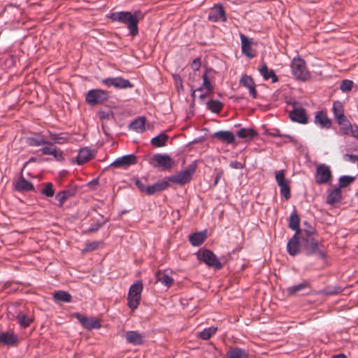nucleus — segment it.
Segmentation results:
<instances>
[{"label": "nucleus", "mask_w": 358, "mask_h": 358, "mask_svg": "<svg viewBox=\"0 0 358 358\" xmlns=\"http://www.w3.org/2000/svg\"><path fill=\"white\" fill-rule=\"evenodd\" d=\"M314 122L322 128L329 129L331 126V120L324 111L316 113Z\"/></svg>", "instance_id": "4be33fe9"}, {"label": "nucleus", "mask_w": 358, "mask_h": 358, "mask_svg": "<svg viewBox=\"0 0 358 358\" xmlns=\"http://www.w3.org/2000/svg\"><path fill=\"white\" fill-rule=\"evenodd\" d=\"M342 198L340 188H336L332 190L327 196V202L330 205H334L341 201Z\"/></svg>", "instance_id": "e433bc0d"}, {"label": "nucleus", "mask_w": 358, "mask_h": 358, "mask_svg": "<svg viewBox=\"0 0 358 358\" xmlns=\"http://www.w3.org/2000/svg\"><path fill=\"white\" fill-rule=\"evenodd\" d=\"M197 165L196 162H193L188 165L187 169L179 172L178 174L170 176L169 180L174 183L184 185L189 182L193 174L195 173Z\"/></svg>", "instance_id": "39448f33"}, {"label": "nucleus", "mask_w": 358, "mask_h": 358, "mask_svg": "<svg viewBox=\"0 0 358 358\" xmlns=\"http://www.w3.org/2000/svg\"><path fill=\"white\" fill-rule=\"evenodd\" d=\"M299 238L298 233H296L287 243V250L291 256H296L300 252L301 245Z\"/></svg>", "instance_id": "a211bd4d"}, {"label": "nucleus", "mask_w": 358, "mask_h": 358, "mask_svg": "<svg viewBox=\"0 0 358 358\" xmlns=\"http://www.w3.org/2000/svg\"><path fill=\"white\" fill-rule=\"evenodd\" d=\"M27 143L31 146H40L42 145L48 144L49 142L46 141L41 136L31 137L27 139Z\"/></svg>", "instance_id": "c03bdc74"}, {"label": "nucleus", "mask_w": 358, "mask_h": 358, "mask_svg": "<svg viewBox=\"0 0 358 358\" xmlns=\"http://www.w3.org/2000/svg\"><path fill=\"white\" fill-rule=\"evenodd\" d=\"M240 83L248 89L250 94L254 99L257 98V94L255 88V84L250 76L248 75L243 76L240 80Z\"/></svg>", "instance_id": "5701e85b"}, {"label": "nucleus", "mask_w": 358, "mask_h": 358, "mask_svg": "<svg viewBox=\"0 0 358 358\" xmlns=\"http://www.w3.org/2000/svg\"><path fill=\"white\" fill-rule=\"evenodd\" d=\"M15 188L18 192H29L34 189L33 184L27 180L22 176L16 181Z\"/></svg>", "instance_id": "b1692460"}, {"label": "nucleus", "mask_w": 358, "mask_h": 358, "mask_svg": "<svg viewBox=\"0 0 358 358\" xmlns=\"http://www.w3.org/2000/svg\"><path fill=\"white\" fill-rule=\"evenodd\" d=\"M145 118L141 117L134 120L129 125V128L138 133H142L145 131Z\"/></svg>", "instance_id": "473e14b6"}, {"label": "nucleus", "mask_w": 358, "mask_h": 358, "mask_svg": "<svg viewBox=\"0 0 358 358\" xmlns=\"http://www.w3.org/2000/svg\"><path fill=\"white\" fill-rule=\"evenodd\" d=\"M143 289V287L141 281H137L129 289L127 305L132 310H136L140 303Z\"/></svg>", "instance_id": "7ed1b4c3"}, {"label": "nucleus", "mask_w": 358, "mask_h": 358, "mask_svg": "<svg viewBox=\"0 0 358 358\" xmlns=\"http://www.w3.org/2000/svg\"><path fill=\"white\" fill-rule=\"evenodd\" d=\"M215 72L211 68H206L204 73L202 75L203 84L197 90V91L206 90L208 93H213L214 87L212 84V80L215 77Z\"/></svg>", "instance_id": "f8f14e48"}, {"label": "nucleus", "mask_w": 358, "mask_h": 358, "mask_svg": "<svg viewBox=\"0 0 358 358\" xmlns=\"http://www.w3.org/2000/svg\"><path fill=\"white\" fill-rule=\"evenodd\" d=\"M168 139L169 136L166 134L162 133L152 138L151 143L155 147H163L166 145V142Z\"/></svg>", "instance_id": "ea45409f"}, {"label": "nucleus", "mask_w": 358, "mask_h": 358, "mask_svg": "<svg viewBox=\"0 0 358 358\" xmlns=\"http://www.w3.org/2000/svg\"><path fill=\"white\" fill-rule=\"evenodd\" d=\"M54 301L57 303L64 302L68 303L71 302L72 296L71 295L65 291H57L53 294Z\"/></svg>", "instance_id": "72a5a7b5"}, {"label": "nucleus", "mask_w": 358, "mask_h": 358, "mask_svg": "<svg viewBox=\"0 0 358 358\" xmlns=\"http://www.w3.org/2000/svg\"><path fill=\"white\" fill-rule=\"evenodd\" d=\"M94 155L92 150L87 148H84L80 150L76 158V162L78 164H83L93 158Z\"/></svg>", "instance_id": "c85d7f7f"}, {"label": "nucleus", "mask_w": 358, "mask_h": 358, "mask_svg": "<svg viewBox=\"0 0 358 358\" xmlns=\"http://www.w3.org/2000/svg\"><path fill=\"white\" fill-rule=\"evenodd\" d=\"M293 76L299 80L306 81L310 78V73L308 71L306 62L302 58L294 57L290 64Z\"/></svg>", "instance_id": "f03ea898"}, {"label": "nucleus", "mask_w": 358, "mask_h": 358, "mask_svg": "<svg viewBox=\"0 0 358 358\" xmlns=\"http://www.w3.org/2000/svg\"><path fill=\"white\" fill-rule=\"evenodd\" d=\"M315 230L313 227L308 225L306 229H304L301 233V238L302 237H315Z\"/></svg>", "instance_id": "3c124183"}, {"label": "nucleus", "mask_w": 358, "mask_h": 358, "mask_svg": "<svg viewBox=\"0 0 358 358\" xmlns=\"http://www.w3.org/2000/svg\"><path fill=\"white\" fill-rule=\"evenodd\" d=\"M201 67V59L200 58H196L193 60L192 64V68L194 71L199 70Z\"/></svg>", "instance_id": "13d9d810"}, {"label": "nucleus", "mask_w": 358, "mask_h": 358, "mask_svg": "<svg viewBox=\"0 0 358 358\" xmlns=\"http://www.w3.org/2000/svg\"><path fill=\"white\" fill-rule=\"evenodd\" d=\"M215 171H216V176H215V178L214 180V182H213L214 186H215L218 184L220 180L221 179V178L222 176V173H223L221 170L215 169Z\"/></svg>", "instance_id": "bf43d9fd"}, {"label": "nucleus", "mask_w": 358, "mask_h": 358, "mask_svg": "<svg viewBox=\"0 0 358 358\" xmlns=\"http://www.w3.org/2000/svg\"><path fill=\"white\" fill-rule=\"evenodd\" d=\"M99 225H98L96 227H95V228H94V227H90V228L89 229V231H90V232H94V231H97V230L99 229Z\"/></svg>", "instance_id": "680f3d73"}, {"label": "nucleus", "mask_w": 358, "mask_h": 358, "mask_svg": "<svg viewBox=\"0 0 358 358\" xmlns=\"http://www.w3.org/2000/svg\"><path fill=\"white\" fill-rule=\"evenodd\" d=\"M260 74L263 76L265 80H268L270 78H272L273 83H276L278 81V78L275 75L274 71L269 70L267 65L264 63L261 68L259 69Z\"/></svg>", "instance_id": "c756f323"}, {"label": "nucleus", "mask_w": 358, "mask_h": 358, "mask_svg": "<svg viewBox=\"0 0 358 358\" xmlns=\"http://www.w3.org/2000/svg\"><path fill=\"white\" fill-rule=\"evenodd\" d=\"M155 277L157 282H161L167 287H170L174 281L173 279L164 271H158L155 274Z\"/></svg>", "instance_id": "7c9ffc66"}, {"label": "nucleus", "mask_w": 358, "mask_h": 358, "mask_svg": "<svg viewBox=\"0 0 358 358\" xmlns=\"http://www.w3.org/2000/svg\"><path fill=\"white\" fill-rule=\"evenodd\" d=\"M170 184L165 180L158 181L156 183L148 186L146 194L152 195L157 192H162L169 187Z\"/></svg>", "instance_id": "bb28decb"}, {"label": "nucleus", "mask_w": 358, "mask_h": 358, "mask_svg": "<svg viewBox=\"0 0 358 358\" xmlns=\"http://www.w3.org/2000/svg\"><path fill=\"white\" fill-rule=\"evenodd\" d=\"M208 20L211 22H225L227 17L224 8L221 5H215L210 10Z\"/></svg>", "instance_id": "2eb2a0df"}, {"label": "nucleus", "mask_w": 358, "mask_h": 358, "mask_svg": "<svg viewBox=\"0 0 358 358\" xmlns=\"http://www.w3.org/2000/svg\"><path fill=\"white\" fill-rule=\"evenodd\" d=\"M144 17L141 10H136L133 13L129 11L113 12L108 15L113 22H117L126 25L132 36L138 34V22Z\"/></svg>", "instance_id": "f257e3e1"}, {"label": "nucleus", "mask_w": 358, "mask_h": 358, "mask_svg": "<svg viewBox=\"0 0 358 358\" xmlns=\"http://www.w3.org/2000/svg\"><path fill=\"white\" fill-rule=\"evenodd\" d=\"M102 245L101 241L87 242L83 252H89L97 250Z\"/></svg>", "instance_id": "a18cd8bd"}, {"label": "nucleus", "mask_w": 358, "mask_h": 358, "mask_svg": "<svg viewBox=\"0 0 358 358\" xmlns=\"http://www.w3.org/2000/svg\"><path fill=\"white\" fill-rule=\"evenodd\" d=\"M355 178L353 177L343 176L339 178V185L340 187H345L351 184L354 181Z\"/></svg>", "instance_id": "09e8293b"}, {"label": "nucleus", "mask_w": 358, "mask_h": 358, "mask_svg": "<svg viewBox=\"0 0 358 358\" xmlns=\"http://www.w3.org/2000/svg\"><path fill=\"white\" fill-rule=\"evenodd\" d=\"M227 358H248V354L245 350L234 348L228 350L227 353Z\"/></svg>", "instance_id": "2f4dec72"}, {"label": "nucleus", "mask_w": 358, "mask_h": 358, "mask_svg": "<svg viewBox=\"0 0 358 358\" xmlns=\"http://www.w3.org/2000/svg\"><path fill=\"white\" fill-rule=\"evenodd\" d=\"M197 257L199 260L203 262L210 267L215 269H221L223 267L217 256L210 250H199Z\"/></svg>", "instance_id": "0eeeda50"}, {"label": "nucleus", "mask_w": 358, "mask_h": 358, "mask_svg": "<svg viewBox=\"0 0 358 358\" xmlns=\"http://www.w3.org/2000/svg\"><path fill=\"white\" fill-rule=\"evenodd\" d=\"M301 245L305 250L307 255H318L321 257L324 256L319 243L315 237H302L301 238Z\"/></svg>", "instance_id": "423d86ee"}, {"label": "nucleus", "mask_w": 358, "mask_h": 358, "mask_svg": "<svg viewBox=\"0 0 358 358\" xmlns=\"http://www.w3.org/2000/svg\"><path fill=\"white\" fill-rule=\"evenodd\" d=\"M229 166L234 169H242L244 168V164L238 161L231 162Z\"/></svg>", "instance_id": "4d7b16f0"}, {"label": "nucleus", "mask_w": 358, "mask_h": 358, "mask_svg": "<svg viewBox=\"0 0 358 358\" xmlns=\"http://www.w3.org/2000/svg\"><path fill=\"white\" fill-rule=\"evenodd\" d=\"M344 159L352 163L358 162V156L352 154H345L344 155Z\"/></svg>", "instance_id": "6e6d98bb"}, {"label": "nucleus", "mask_w": 358, "mask_h": 358, "mask_svg": "<svg viewBox=\"0 0 358 358\" xmlns=\"http://www.w3.org/2000/svg\"><path fill=\"white\" fill-rule=\"evenodd\" d=\"M275 180L278 185L280 187L281 194L286 199H289L290 197V188L288 180L285 179L283 170L278 171L275 173Z\"/></svg>", "instance_id": "ddd939ff"}, {"label": "nucleus", "mask_w": 358, "mask_h": 358, "mask_svg": "<svg viewBox=\"0 0 358 358\" xmlns=\"http://www.w3.org/2000/svg\"><path fill=\"white\" fill-rule=\"evenodd\" d=\"M289 117L294 122H296L301 124H306L308 122L306 110L301 107H294L293 110L289 113Z\"/></svg>", "instance_id": "f3484780"}, {"label": "nucleus", "mask_w": 358, "mask_h": 358, "mask_svg": "<svg viewBox=\"0 0 358 358\" xmlns=\"http://www.w3.org/2000/svg\"><path fill=\"white\" fill-rule=\"evenodd\" d=\"M208 108L213 113H220L223 108V103L217 100H210L207 103Z\"/></svg>", "instance_id": "a19ab883"}, {"label": "nucleus", "mask_w": 358, "mask_h": 358, "mask_svg": "<svg viewBox=\"0 0 358 358\" xmlns=\"http://www.w3.org/2000/svg\"><path fill=\"white\" fill-rule=\"evenodd\" d=\"M357 141H358V138H357Z\"/></svg>", "instance_id": "0e129e2a"}, {"label": "nucleus", "mask_w": 358, "mask_h": 358, "mask_svg": "<svg viewBox=\"0 0 358 358\" xmlns=\"http://www.w3.org/2000/svg\"><path fill=\"white\" fill-rule=\"evenodd\" d=\"M257 135L258 133L252 128L243 127L237 132V136L245 141H250Z\"/></svg>", "instance_id": "a878e982"}, {"label": "nucleus", "mask_w": 358, "mask_h": 358, "mask_svg": "<svg viewBox=\"0 0 358 358\" xmlns=\"http://www.w3.org/2000/svg\"><path fill=\"white\" fill-rule=\"evenodd\" d=\"M125 338L128 343L138 345L144 343L145 336L137 331H129L125 334Z\"/></svg>", "instance_id": "6ab92c4d"}, {"label": "nucleus", "mask_w": 358, "mask_h": 358, "mask_svg": "<svg viewBox=\"0 0 358 358\" xmlns=\"http://www.w3.org/2000/svg\"><path fill=\"white\" fill-rule=\"evenodd\" d=\"M332 178L329 166L326 164H320L317 167L315 181L317 184H325L329 182Z\"/></svg>", "instance_id": "9b49d317"}, {"label": "nucleus", "mask_w": 358, "mask_h": 358, "mask_svg": "<svg viewBox=\"0 0 358 358\" xmlns=\"http://www.w3.org/2000/svg\"><path fill=\"white\" fill-rule=\"evenodd\" d=\"M353 86V82L350 80H344L342 81L340 85V90L343 92H346L348 91H350Z\"/></svg>", "instance_id": "8fccbe9b"}, {"label": "nucleus", "mask_w": 358, "mask_h": 358, "mask_svg": "<svg viewBox=\"0 0 358 358\" xmlns=\"http://www.w3.org/2000/svg\"><path fill=\"white\" fill-rule=\"evenodd\" d=\"M309 283L307 281H303L300 284L289 287L287 288V293L290 295H294L296 293L309 287Z\"/></svg>", "instance_id": "58836bf2"}, {"label": "nucleus", "mask_w": 358, "mask_h": 358, "mask_svg": "<svg viewBox=\"0 0 358 358\" xmlns=\"http://www.w3.org/2000/svg\"><path fill=\"white\" fill-rule=\"evenodd\" d=\"M134 184L139 189V190L141 191L142 192H144L145 194H146L148 186H145L143 183V182L138 178L134 179Z\"/></svg>", "instance_id": "864d4df0"}, {"label": "nucleus", "mask_w": 358, "mask_h": 358, "mask_svg": "<svg viewBox=\"0 0 358 358\" xmlns=\"http://www.w3.org/2000/svg\"><path fill=\"white\" fill-rule=\"evenodd\" d=\"M152 165L154 167H161L162 170H170L175 162L168 155L156 154L152 157Z\"/></svg>", "instance_id": "1a4fd4ad"}, {"label": "nucleus", "mask_w": 358, "mask_h": 358, "mask_svg": "<svg viewBox=\"0 0 358 358\" xmlns=\"http://www.w3.org/2000/svg\"><path fill=\"white\" fill-rule=\"evenodd\" d=\"M42 193L48 197H52L55 194L53 185L51 182H47L44 185Z\"/></svg>", "instance_id": "49530a36"}, {"label": "nucleus", "mask_w": 358, "mask_h": 358, "mask_svg": "<svg viewBox=\"0 0 358 358\" xmlns=\"http://www.w3.org/2000/svg\"><path fill=\"white\" fill-rule=\"evenodd\" d=\"M47 146H45L42 148L40 150L42 152L43 155H51L53 153V150L55 148L53 146L52 143H50L48 144H46Z\"/></svg>", "instance_id": "603ef678"}, {"label": "nucleus", "mask_w": 358, "mask_h": 358, "mask_svg": "<svg viewBox=\"0 0 358 358\" xmlns=\"http://www.w3.org/2000/svg\"><path fill=\"white\" fill-rule=\"evenodd\" d=\"M76 188L73 187L59 192L55 196V199L59 202L58 206L62 207L65 201L69 198L73 196L76 194Z\"/></svg>", "instance_id": "aec40b11"}, {"label": "nucleus", "mask_w": 358, "mask_h": 358, "mask_svg": "<svg viewBox=\"0 0 358 358\" xmlns=\"http://www.w3.org/2000/svg\"><path fill=\"white\" fill-rule=\"evenodd\" d=\"M343 135L352 136L357 140L358 138V125L352 124L346 117L336 120Z\"/></svg>", "instance_id": "9d476101"}, {"label": "nucleus", "mask_w": 358, "mask_h": 358, "mask_svg": "<svg viewBox=\"0 0 358 358\" xmlns=\"http://www.w3.org/2000/svg\"><path fill=\"white\" fill-rule=\"evenodd\" d=\"M35 161H36V159L33 157L29 159V162H35Z\"/></svg>", "instance_id": "e2e57ef3"}, {"label": "nucleus", "mask_w": 358, "mask_h": 358, "mask_svg": "<svg viewBox=\"0 0 358 358\" xmlns=\"http://www.w3.org/2000/svg\"><path fill=\"white\" fill-rule=\"evenodd\" d=\"M109 97L110 95L108 91L101 89H93L89 90L85 94V101L91 106H96L108 101Z\"/></svg>", "instance_id": "20e7f679"}, {"label": "nucleus", "mask_w": 358, "mask_h": 358, "mask_svg": "<svg viewBox=\"0 0 358 358\" xmlns=\"http://www.w3.org/2000/svg\"><path fill=\"white\" fill-rule=\"evenodd\" d=\"M76 317L80 322V323L87 329H99L101 325L99 320L93 317H87L79 313L76 315Z\"/></svg>", "instance_id": "dca6fc26"}, {"label": "nucleus", "mask_w": 358, "mask_h": 358, "mask_svg": "<svg viewBox=\"0 0 358 358\" xmlns=\"http://www.w3.org/2000/svg\"><path fill=\"white\" fill-rule=\"evenodd\" d=\"M206 238L205 232H197L191 235L189 238L190 243L194 246L201 245Z\"/></svg>", "instance_id": "c9c22d12"}, {"label": "nucleus", "mask_w": 358, "mask_h": 358, "mask_svg": "<svg viewBox=\"0 0 358 358\" xmlns=\"http://www.w3.org/2000/svg\"><path fill=\"white\" fill-rule=\"evenodd\" d=\"M299 222L300 219L296 212L291 214L289 222V227L292 230H295L299 234Z\"/></svg>", "instance_id": "4c0bfd02"}, {"label": "nucleus", "mask_w": 358, "mask_h": 358, "mask_svg": "<svg viewBox=\"0 0 358 358\" xmlns=\"http://www.w3.org/2000/svg\"><path fill=\"white\" fill-rule=\"evenodd\" d=\"M18 341L17 336L13 332H1L0 343L6 345H14Z\"/></svg>", "instance_id": "cd10ccee"}, {"label": "nucleus", "mask_w": 358, "mask_h": 358, "mask_svg": "<svg viewBox=\"0 0 358 358\" xmlns=\"http://www.w3.org/2000/svg\"><path fill=\"white\" fill-rule=\"evenodd\" d=\"M101 83L106 87H113L117 90L134 87V85L129 80L120 76L103 78L101 80Z\"/></svg>", "instance_id": "6e6552de"}, {"label": "nucleus", "mask_w": 358, "mask_h": 358, "mask_svg": "<svg viewBox=\"0 0 358 358\" xmlns=\"http://www.w3.org/2000/svg\"><path fill=\"white\" fill-rule=\"evenodd\" d=\"M217 330V329L214 327L206 328L199 333L198 337L203 340H208L216 333Z\"/></svg>", "instance_id": "37998d69"}, {"label": "nucleus", "mask_w": 358, "mask_h": 358, "mask_svg": "<svg viewBox=\"0 0 358 358\" xmlns=\"http://www.w3.org/2000/svg\"><path fill=\"white\" fill-rule=\"evenodd\" d=\"M136 157L134 155H127L117 158L110 164V166L116 169H127L129 166L136 164Z\"/></svg>", "instance_id": "4468645a"}, {"label": "nucleus", "mask_w": 358, "mask_h": 358, "mask_svg": "<svg viewBox=\"0 0 358 358\" xmlns=\"http://www.w3.org/2000/svg\"><path fill=\"white\" fill-rule=\"evenodd\" d=\"M213 136L227 144L234 143L235 136L229 131H219L213 134Z\"/></svg>", "instance_id": "393cba45"}, {"label": "nucleus", "mask_w": 358, "mask_h": 358, "mask_svg": "<svg viewBox=\"0 0 358 358\" xmlns=\"http://www.w3.org/2000/svg\"><path fill=\"white\" fill-rule=\"evenodd\" d=\"M57 160L61 161L63 159V154L62 152L59 150H57L55 147L53 150V153L51 154Z\"/></svg>", "instance_id": "5fc2aeb1"}, {"label": "nucleus", "mask_w": 358, "mask_h": 358, "mask_svg": "<svg viewBox=\"0 0 358 358\" xmlns=\"http://www.w3.org/2000/svg\"><path fill=\"white\" fill-rule=\"evenodd\" d=\"M211 94V93H208V92L206 91L205 93L200 94V96H200V98H201V99H203L206 98L208 94Z\"/></svg>", "instance_id": "052dcab7"}, {"label": "nucleus", "mask_w": 358, "mask_h": 358, "mask_svg": "<svg viewBox=\"0 0 358 358\" xmlns=\"http://www.w3.org/2000/svg\"><path fill=\"white\" fill-rule=\"evenodd\" d=\"M240 38L243 53L249 58H253L255 56V53L252 48L251 41L243 34L240 35Z\"/></svg>", "instance_id": "412c9836"}, {"label": "nucleus", "mask_w": 358, "mask_h": 358, "mask_svg": "<svg viewBox=\"0 0 358 358\" xmlns=\"http://www.w3.org/2000/svg\"><path fill=\"white\" fill-rule=\"evenodd\" d=\"M17 323L23 328L29 327L32 322V319L23 313H19L16 316Z\"/></svg>", "instance_id": "79ce46f5"}, {"label": "nucleus", "mask_w": 358, "mask_h": 358, "mask_svg": "<svg viewBox=\"0 0 358 358\" xmlns=\"http://www.w3.org/2000/svg\"><path fill=\"white\" fill-rule=\"evenodd\" d=\"M332 110L336 120H338L345 117L344 115L343 105L339 101H336L334 102Z\"/></svg>", "instance_id": "f704fd0d"}, {"label": "nucleus", "mask_w": 358, "mask_h": 358, "mask_svg": "<svg viewBox=\"0 0 358 358\" xmlns=\"http://www.w3.org/2000/svg\"><path fill=\"white\" fill-rule=\"evenodd\" d=\"M50 138L54 141L55 143L62 144L67 141L68 138L66 136H63L62 135L56 134H50Z\"/></svg>", "instance_id": "de8ad7c7"}]
</instances>
